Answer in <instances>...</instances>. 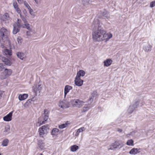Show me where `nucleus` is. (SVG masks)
<instances>
[{
  "label": "nucleus",
  "mask_w": 155,
  "mask_h": 155,
  "mask_svg": "<svg viewBox=\"0 0 155 155\" xmlns=\"http://www.w3.org/2000/svg\"><path fill=\"white\" fill-rule=\"evenodd\" d=\"M92 36L93 41L95 42H107L112 38L113 35L110 32H107L103 28L98 26L92 31Z\"/></svg>",
  "instance_id": "obj_1"
},
{
  "label": "nucleus",
  "mask_w": 155,
  "mask_h": 155,
  "mask_svg": "<svg viewBox=\"0 0 155 155\" xmlns=\"http://www.w3.org/2000/svg\"><path fill=\"white\" fill-rule=\"evenodd\" d=\"M49 127L48 125L46 124L39 127L38 132L40 137L44 138L48 133Z\"/></svg>",
  "instance_id": "obj_2"
},
{
  "label": "nucleus",
  "mask_w": 155,
  "mask_h": 155,
  "mask_svg": "<svg viewBox=\"0 0 155 155\" xmlns=\"http://www.w3.org/2000/svg\"><path fill=\"white\" fill-rule=\"evenodd\" d=\"M70 103L73 107L80 108L84 105L85 102L80 99H74L71 100Z\"/></svg>",
  "instance_id": "obj_3"
},
{
  "label": "nucleus",
  "mask_w": 155,
  "mask_h": 155,
  "mask_svg": "<svg viewBox=\"0 0 155 155\" xmlns=\"http://www.w3.org/2000/svg\"><path fill=\"white\" fill-rule=\"evenodd\" d=\"M122 147L123 145L121 142L117 140L108 146L107 149L109 150H114L116 149L119 147L121 148Z\"/></svg>",
  "instance_id": "obj_4"
},
{
  "label": "nucleus",
  "mask_w": 155,
  "mask_h": 155,
  "mask_svg": "<svg viewBox=\"0 0 155 155\" xmlns=\"http://www.w3.org/2000/svg\"><path fill=\"white\" fill-rule=\"evenodd\" d=\"M12 73V71L11 69L6 68L1 73L0 75V78L2 79H6L10 76Z\"/></svg>",
  "instance_id": "obj_5"
},
{
  "label": "nucleus",
  "mask_w": 155,
  "mask_h": 155,
  "mask_svg": "<svg viewBox=\"0 0 155 155\" xmlns=\"http://www.w3.org/2000/svg\"><path fill=\"white\" fill-rule=\"evenodd\" d=\"M43 87V84L41 83H39L34 85L32 87V90L35 94L40 93Z\"/></svg>",
  "instance_id": "obj_6"
},
{
  "label": "nucleus",
  "mask_w": 155,
  "mask_h": 155,
  "mask_svg": "<svg viewBox=\"0 0 155 155\" xmlns=\"http://www.w3.org/2000/svg\"><path fill=\"white\" fill-rule=\"evenodd\" d=\"M58 107L62 109L68 108L70 107V103L66 100L60 101L58 104Z\"/></svg>",
  "instance_id": "obj_7"
},
{
  "label": "nucleus",
  "mask_w": 155,
  "mask_h": 155,
  "mask_svg": "<svg viewBox=\"0 0 155 155\" xmlns=\"http://www.w3.org/2000/svg\"><path fill=\"white\" fill-rule=\"evenodd\" d=\"M21 20L18 19L17 22H15L13 25V29L12 33L14 34H16L20 30V28L21 26Z\"/></svg>",
  "instance_id": "obj_8"
},
{
  "label": "nucleus",
  "mask_w": 155,
  "mask_h": 155,
  "mask_svg": "<svg viewBox=\"0 0 155 155\" xmlns=\"http://www.w3.org/2000/svg\"><path fill=\"white\" fill-rule=\"evenodd\" d=\"M9 34L8 31L4 28H2L0 30V39L2 40H7V36Z\"/></svg>",
  "instance_id": "obj_9"
},
{
  "label": "nucleus",
  "mask_w": 155,
  "mask_h": 155,
  "mask_svg": "<svg viewBox=\"0 0 155 155\" xmlns=\"http://www.w3.org/2000/svg\"><path fill=\"white\" fill-rule=\"evenodd\" d=\"M137 103L135 104H130L127 107V112L129 114L132 113L137 106Z\"/></svg>",
  "instance_id": "obj_10"
},
{
  "label": "nucleus",
  "mask_w": 155,
  "mask_h": 155,
  "mask_svg": "<svg viewBox=\"0 0 155 155\" xmlns=\"http://www.w3.org/2000/svg\"><path fill=\"white\" fill-rule=\"evenodd\" d=\"M13 5L15 11L18 13L20 15V16L21 18L24 21L25 18L24 17L22 16L21 14V10L19 8L17 3L16 2H14L13 3Z\"/></svg>",
  "instance_id": "obj_11"
},
{
  "label": "nucleus",
  "mask_w": 155,
  "mask_h": 155,
  "mask_svg": "<svg viewBox=\"0 0 155 155\" xmlns=\"http://www.w3.org/2000/svg\"><path fill=\"white\" fill-rule=\"evenodd\" d=\"M13 111H12L3 117V120L5 122H9L12 119Z\"/></svg>",
  "instance_id": "obj_12"
},
{
  "label": "nucleus",
  "mask_w": 155,
  "mask_h": 155,
  "mask_svg": "<svg viewBox=\"0 0 155 155\" xmlns=\"http://www.w3.org/2000/svg\"><path fill=\"white\" fill-rule=\"evenodd\" d=\"M83 80L81 79L80 78L76 76L74 79V83L76 86H81L83 84Z\"/></svg>",
  "instance_id": "obj_13"
},
{
  "label": "nucleus",
  "mask_w": 155,
  "mask_h": 155,
  "mask_svg": "<svg viewBox=\"0 0 155 155\" xmlns=\"http://www.w3.org/2000/svg\"><path fill=\"white\" fill-rule=\"evenodd\" d=\"M140 149L139 148H133L129 152V153L131 155H135L139 153Z\"/></svg>",
  "instance_id": "obj_14"
},
{
  "label": "nucleus",
  "mask_w": 155,
  "mask_h": 155,
  "mask_svg": "<svg viewBox=\"0 0 155 155\" xmlns=\"http://www.w3.org/2000/svg\"><path fill=\"white\" fill-rule=\"evenodd\" d=\"M38 147L41 150L46 149V144L44 141L42 140H38L37 143Z\"/></svg>",
  "instance_id": "obj_15"
},
{
  "label": "nucleus",
  "mask_w": 155,
  "mask_h": 155,
  "mask_svg": "<svg viewBox=\"0 0 155 155\" xmlns=\"http://www.w3.org/2000/svg\"><path fill=\"white\" fill-rule=\"evenodd\" d=\"M113 62V60L111 59L107 58L103 62L104 66L105 67H108L112 64Z\"/></svg>",
  "instance_id": "obj_16"
},
{
  "label": "nucleus",
  "mask_w": 155,
  "mask_h": 155,
  "mask_svg": "<svg viewBox=\"0 0 155 155\" xmlns=\"http://www.w3.org/2000/svg\"><path fill=\"white\" fill-rule=\"evenodd\" d=\"M79 149V146L74 144L71 146L69 147V149L71 152H77Z\"/></svg>",
  "instance_id": "obj_17"
},
{
  "label": "nucleus",
  "mask_w": 155,
  "mask_h": 155,
  "mask_svg": "<svg viewBox=\"0 0 155 155\" xmlns=\"http://www.w3.org/2000/svg\"><path fill=\"white\" fill-rule=\"evenodd\" d=\"M73 87L72 86L69 85H66L64 88V97H65L66 95L70 91L72 90Z\"/></svg>",
  "instance_id": "obj_18"
},
{
  "label": "nucleus",
  "mask_w": 155,
  "mask_h": 155,
  "mask_svg": "<svg viewBox=\"0 0 155 155\" xmlns=\"http://www.w3.org/2000/svg\"><path fill=\"white\" fill-rule=\"evenodd\" d=\"M49 113V112L48 110H45L44 113L41 116L45 121L48 119Z\"/></svg>",
  "instance_id": "obj_19"
},
{
  "label": "nucleus",
  "mask_w": 155,
  "mask_h": 155,
  "mask_svg": "<svg viewBox=\"0 0 155 155\" xmlns=\"http://www.w3.org/2000/svg\"><path fill=\"white\" fill-rule=\"evenodd\" d=\"M152 48V46L150 45L147 44L143 46V49L146 52H149L151 51Z\"/></svg>",
  "instance_id": "obj_20"
},
{
  "label": "nucleus",
  "mask_w": 155,
  "mask_h": 155,
  "mask_svg": "<svg viewBox=\"0 0 155 155\" xmlns=\"http://www.w3.org/2000/svg\"><path fill=\"white\" fill-rule=\"evenodd\" d=\"M28 96V94H20L18 95V98L20 101H22L26 99Z\"/></svg>",
  "instance_id": "obj_21"
},
{
  "label": "nucleus",
  "mask_w": 155,
  "mask_h": 155,
  "mask_svg": "<svg viewBox=\"0 0 155 155\" xmlns=\"http://www.w3.org/2000/svg\"><path fill=\"white\" fill-rule=\"evenodd\" d=\"M85 130V128L84 127L80 128L78 129L76 131L75 134V138L78 137L79 135V134L84 131Z\"/></svg>",
  "instance_id": "obj_22"
},
{
  "label": "nucleus",
  "mask_w": 155,
  "mask_h": 155,
  "mask_svg": "<svg viewBox=\"0 0 155 155\" xmlns=\"http://www.w3.org/2000/svg\"><path fill=\"white\" fill-rule=\"evenodd\" d=\"M45 121L41 117L38 120V122L36 124V126L39 127L45 124Z\"/></svg>",
  "instance_id": "obj_23"
},
{
  "label": "nucleus",
  "mask_w": 155,
  "mask_h": 155,
  "mask_svg": "<svg viewBox=\"0 0 155 155\" xmlns=\"http://www.w3.org/2000/svg\"><path fill=\"white\" fill-rule=\"evenodd\" d=\"M86 73L85 71L83 70H79L77 73L76 77L79 78L84 77L85 74Z\"/></svg>",
  "instance_id": "obj_24"
},
{
  "label": "nucleus",
  "mask_w": 155,
  "mask_h": 155,
  "mask_svg": "<svg viewBox=\"0 0 155 155\" xmlns=\"http://www.w3.org/2000/svg\"><path fill=\"white\" fill-rule=\"evenodd\" d=\"M2 61L5 63V64L8 66H10L12 63L11 60L6 58L3 59Z\"/></svg>",
  "instance_id": "obj_25"
},
{
  "label": "nucleus",
  "mask_w": 155,
  "mask_h": 155,
  "mask_svg": "<svg viewBox=\"0 0 155 155\" xmlns=\"http://www.w3.org/2000/svg\"><path fill=\"white\" fill-rule=\"evenodd\" d=\"M3 54L7 56H10L12 55V51L11 50L4 49L3 51Z\"/></svg>",
  "instance_id": "obj_26"
},
{
  "label": "nucleus",
  "mask_w": 155,
  "mask_h": 155,
  "mask_svg": "<svg viewBox=\"0 0 155 155\" xmlns=\"http://www.w3.org/2000/svg\"><path fill=\"white\" fill-rule=\"evenodd\" d=\"M126 144L128 146H134V141L132 139L128 140L126 142Z\"/></svg>",
  "instance_id": "obj_27"
},
{
  "label": "nucleus",
  "mask_w": 155,
  "mask_h": 155,
  "mask_svg": "<svg viewBox=\"0 0 155 155\" xmlns=\"http://www.w3.org/2000/svg\"><path fill=\"white\" fill-rule=\"evenodd\" d=\"M59 131V130L58 129L54 128L52 130L51 134L53 136H56L58 135Z\"/></svg>",
  "instance_id": "obj_28"
},
{
  "label": "nucleus",
  "mask_w": 155,
  "mask_h": 155,
  "mask_svg": "<svg viewBox=\"0 0 155 155\" xmlns=\"http://www.w3.org/2000/svg\"><path fill=\"white\" fill-rule=\"evenodd\" d=\"M17 57L22 60H23L25 59V54L22 53L18 52L17 53Z\"/></svg>",
  "instance_id": "obj_29"
},
{
  "label": "nucleus",
  "mask_w": 155,
  "mask_h": 155,
  "mask_svg": "<svg viewBox=\"0 0 155 155\" xmlns=\"http://www.w3.org/2000/svg\"><path fill=\"white\" fill-rule=\"evenodd\" d=\"M9 142L8 140L7 139H4L1 143V145L3 147H7L8 146Z\"/></svg>",
  "instance_id": "obj_30"
},
{
  "label": "nucleus",
  "mask_w": 155,
  "mask_h": 155,
  "mask_svg": "<svg viewBox=\"0 0 155 155\" xmlns=\"http://www.w3.org/2000/svg\"><path fill=\"white\" fill-rule=\"evenodd\" d=\"M21 27L27 28L28 29H29L30 28V25L28 23L27 21L25 22L24 24L23 25L21 24Z\"/></svg>",
  "instance_id": "obj_31"
},
{
  "label": "nucleus",
  "mask_w": 155,
  "mask_h": 155,
  "mask_svg": "<svg viewBox=\"0 0 155 155\" xmlns=\"http://www.w3.org/2000/svg\"><path fill=\"white\" fill-rule=\"evenodd\" d=\"M10 126L9 125H6L3 129V132L5 133H8L9 131Z\"/></svg>",
  "instance_id": "obj_32"
},
{
  "label": "nucleus",
  "mask_w": 155,
  "mask_h": 155,
  "mask_svg": "<svg viewBox=\"0 0 155 155\" xmlns=\"http://www.w3.org/2000/svg\"><path fill=\"white\" fill-rule=\"evenodd\" d=\"M69 124V122L67 121L65 123L59 125L58 127L60 129H63L66 127Z\"/></svg>",
  "instance_id": "obj_33"
},
{
  "label": "nucleus",
  "mask_w": 155,
  "mask_h": 155,
  "mask_svg": "<svg viewBox=\"0 0 155 155\" xmlns=\"http://www.w3.org/2000/svg\"><path fill=\"white\" fill-rule=\"evenodd\" d=\"M28 9L31 15L33 17H35V14L33 10L31 8H30Z\"/></svg>",
  "instance_id": "obj_34"
},
{
  "label": "nucleus",
  "mask_w": 155,
  "mask_h": 155,
  "mask_svg": "<svg viewBox=\"0 0 155 155\" xmlns=\"http://www.w3.org/2000/svg\"><path fill=\"white\" fill-rule=\"evenodd\" d=\"M89 109V106L86 105H85L82 109V112H85L88 110Z\"/></svg>",
  "instance_id": "obj_35"
},
{
  "label": "nucleus",
  "mask_w": 155,
  "mask_h": 155,
  "mask_svg": "<svg viewBox=\"0 0 155 155\" xmlns=\"http://www.w3.org/2000/svg\"><path fill=\"white\" fill-rule=\"evenodd\" d=\"M2 18L5 20L9 19V16L8 14V13H5L3 15Z\"/></svg>",
  "instance_id": "obj_36"
},
{
  "label": "nucleus",
  "mask_w": 155,
  "mask_h": 155,
  "mask_svg": "<svg viewBox=\"0 0 155 155\" xmlns=\"http://www.w3.org/2000/svg\"><path fill=\"white\" fill-rule=\"evenodd\" d=\"M23 3H24V5L28 8V9L31 8L30 6L29 5L27 2L25 1L24 2L23 1Z\"/></svg>",
  "instance_id": "obj_37"
},
{
  "label": "nucleus",
  "mask_w": 155,
  "mask_h": 155,
  "mask_svg": "<svg viewBox=\"0 0 155 155\" xmlns=\"http://www.w3.org/2000/svg\"><path fill=\"white\" fill-rule=\"evenodd\" d=\"M155 6V1L151 2L150 4V7L152 8Z\"/></svg>",
  "instance_id": "obj_38"
},
{
  "label": "nucleus",
  "mask_w": 155,
  "mask_h": 155,
  "mask_svg": "<svg viewBox=\"0 0 155 155\" xmlns=\"http://www.w3.org/2000/svg\"><path fill=\"white\" fill-rule=\"evenodd\" d=\"M17 41L19 44H21L22 42V39L21 37H18L17 38Z\"/></svg>",
  "instance_id": "obj_39"
},
{
  "label": "nucleus",
  "mask_w": 155,
  "mask_h": 155,
  "mask_svg": "<svg viewBox=\"0 0 155 155\" xmlns=\"http://www.w3.org/2000/svg\"><path fill=\"white\" fill-rule=\"evenodd\" d=\"M4 68V66L3 64L0 63V71H2Z\"/></svg>",
  "instance_id": "obj_40"
},
{
  "label": "nucleus",
  "mask_w": 155,
  "mask_h": 155,
  "mask_svg": "<svg viewBox=\"0 0 155 155\" xmlns=\"http://www.w3.org/2000/svg\"><path fill=\"white\" fill-rule=\"evenodd\" d=\"M18 1V2L19 4H22L23 2V0H17Z\"/></svg>",
  "instance_id": "obj_41"
},
{
  "label": "nucleus",
  "mask_w": 155,
  "mask_h": 155,
  "mask_svg": "<svg viewBox=\"0 0 155 155\" xmlns=\"http://www.w3.org/2000/svg\"><path fill=\"white\" fill-rule=\"evenodd\" d=\"M3 92H4L3 91H0V98L2 97Z\"/></svg>",
  "instance_id": "obj_42"
},
{
  "label": "nucleus",
  "mask_w": 155,
  "mask_h": 155,
  "mask_svg": "<svg viewBox=\"0 0 155 155\" xmlns=\"http://www.w3.org/2000/svg\"><path fill=\"white\" fill-rule=\"evenodd\" d=\"M23 12L24 13V14L25 15H26L27 14V12L25 10H24L23 11Z\"/></svg>",
  "instance_id": "obj_43"
},
{
  "label": "nucleus",
  "mask_w": 155,
  "mask_h": 155,
  "mask_svg": "<svg viewBox=\"0 0 155 155\" xmlns=\"http://www.w3.org/2000/svg\"><path fill=\"white\" fill-rule=\"evenodd\" d=\"M104 17L105 18H106L107 19H108L109 18L110 16L108 15H107L106 16H105Z\"/></svg>",
  "instance_id": "obj_44"
},
{
  "label": "nucleus",
  "mask_w": 155,
  "mask_h": 155,
  "mask_svg": "<svg viewBox=\"0 0 155 155\" xmlns=\"http://www.w3.org/2000/svg\"><path fill=\"white\" fill-rule=\"evenodd\" d=\"M84 2H89V0H82Z\"/></svg>",
  "instance_id": "obj_45"
},
{
  "label": "nucleus",
  "mask_w": 155,
  "mask_h": 155,
  "mask_svg": "<svg viewBox=\"0 0 155 155\" xmlns=\"http://www.w3.org/2000/svg\"><path fill=\"white\" fill-rule=\"evenodd\" d=\"M34 1H35V3L36 4L38 3V0H34Z\"/></svg>",
  "instance_id": "obj_46"
},
{
  "label": "nucleus",
  "mask_w": 155,
  "mask_h": 155,
  "mask_svg": "<svg viewBox=\"0 0 155 155\" xmlns=\"http://www.w3.org/2000/svg\"><path fill=\"white\" fill-rule=\"evenodd\" d=\"M0 155H3V154L0 152Z\"/></svg>",
  "instance_id": "obj_47"
},
{
  "label": "nucleus",
  "mask_w": 155,
  "mask_h": 155,
  "mask_svg": "<svg viewBox=\"0 0 155 155\" xmlns=\"http://www.w3.org/2000/svg\"><path fill=\"white\" fill-rule=\"evenodd\" d=\"M38 155H43V154L42 153H40Z\"/></svg>",
  "instance_id": "obj_48"
}]
</instances>
